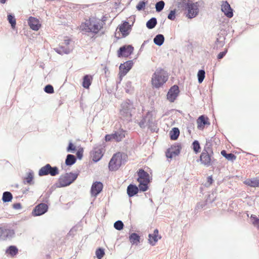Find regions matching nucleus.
<instances>
[{
  "mask_svg": "<svg viewBox=\"0 0 259 259\" xmlns=\"http://www.w3.org/2000/svg\"><path fill=\"white\" fill-rule=\"evenodd\" d=\"M140 237L136 233H132L129 236L130 242L133 244L137 245L140 243Z\"/></svg>",
  "mask_w": 259,
  "mask_h": 259,
  "instance_id": "nucleus-27",
  "label": "nucleus"
},
{
  "mask_svg": "<svg viewBox=\"0 0 259 259\" xmlns=\"http://www.w3.org/2000/svg\"><path fill=\"white\" fill-rule=\"evenodd\" d=\"M103 153L104 149L101 145L95 147L91 152L93 160L95 162L98 161L103 156Z\"/></svg>",
  "mask_w": 259,
  "mask_h": 259,
  "instance_id": "nucleus-14",
  "label": "nucleus"
},
{
  "mask_svg": "<svg viewBox=\"0 0 259 259\" xmlns=\"http://www.w3.org/2000/svg\"><path fill=\"white\" fill-rule=\"evenodd\" d=\"M28 24L30 27L33 30H38L41 24L38 19L36 18L30 17L28 19Z\"/></svg>",
  "mask_w": 259,
  "mask_h": 259,
  "instance_id": "nucleus-22",
  "label": "nucleus"
},
{
  "mask_svg": "<svg viewBox=\"0 0 259 259\" xmlns=\"http://www.w3.org/2000/svg\"><path fill=\"white\" fill-rule=\"evenodd\" d=\"M33 179V172H29L27 174V176L24 179V184H31L32 183V181Z\"/></svg>",
  "mask_w": 259,
  "mask_h": 259,
  "instance_id": "nucleus-36",
  "label": "nucleus"
},
{
  "mask_svg": "<svg viewBox=\"0 0 259 259\" xmlns=\"http://www.w3.org/2000/svg\"><path fill=\"white\" fill-rule=\"evenodd\" d=\"M157 24V20L155 18H152L146 23V26L149 29H152L155 27Z\"/></svg>",
  "mask_w": 259,
  "mask_h": 259,
  "instance_id": "nucleus-34",
  "label": "nucleus"
},
{
  "mask_svg": "<svg viewBox=\"0 0 259 259\" xmlns=\"http://www.w3.org/2000/svg\"><path fill=\"white\" fill-rule=\"evenodd\" d=\"M164 2L162 1L157 2L156 4L155 8L157 12L161 11L164 8Z\"/></svg>",
  "mask_w": 259,
  "mask_h": 259,
  "instance_id": "nucleus-42",
  "label": "nucleus"
},
{
  "mask_svg": "<svg viewBox=\"0 0 259 259\" xmlns=\"http://www.w3.org/2000/svg\"><path fill=\"white\" fill-rule=\"evenodd\" d=\"M193 149L195 153H198L200 152V147L199 142L197 141L193 142Z\"/></svg>",
  "mask_w": 259,
  "mask_h": 259,
  "instance_id": "nucleus-41",
  "label": "nucleus"
},
{
  "mask_svg": "<svg viewBox=\"0 0 259 259\" xmlns=\"http://www.w3.org/2000/svg\"><path fill=\"white\" fill-rule=\"evenodd\" d=\"M134 65L132 60H129L123 64H121L119 66V72L118 73L119 77L120 80H122L123 76H124L127 72L131 69Z\"/></svg>",
  "mask_w": 259,
  "mask_h": 259,
  "instance_id": "nucleus-11",
  "label": "nucleus"
},
{
  "mask_svg": "<svg viewBox=\"0 0 259 259\" xmlns=\"http://www.w3.org/2000/svg\"><path fill=\"white\" fill-rule=\"evenodd\" d=\"M148 237L149 243L152 246L155 245L158 240L161 238V236L158 235L157 229H155L153 234H149Z\"/></svg>",
  "mask_w": 259,
  "mask_h": 259,
  "instance_id": "nucleus-23",
  "label": "nucleus"
},
{
  "mask_svg": "<svg viewBox=\"0 0 259 259\" xmlns=\"http://www.w3.org/2000/svg\"><path fill=\"white\" fill-rule=\"evenodd\" d=\"M7 0H0V3L3 4H5Z\"/></svg>",
  "mask_w": 259,
  "mask_h": 259,
  "instance_id": "nucleus-53",
  "label": "nucleus"
},
{
  "mask_svg": "<svg viewBox=\"0 0 259 259\" xmlns=\"http://www.w3.org/2000/svg\"><path fill=\"white\" fill-rule=\"evenodd\" d=\"M181 149V147L178 144L171 146V147L167 150L166 152V157L168 158H172V157L178 155L180 152Z\"/></svg>",
  "mask_w": 259,
  "mask_h": 259,
  "instance_id": "nucleus-15",
  "label": "nucleus"
},
{
  "mask_svg": "<svg viewBox=\"0 0 259 259\" xmlns=\"http://www.w3.org/2000/svg\"><path fill=\"white\" fill-rule=\"evenodd\" d=\"M164 40V37L162 34H158L154 38V42L159 46L163 44Z\"/></svg>",
  "mask_w": 259,
  "mask_h": 259,
  "instance_id": "nucleus-32",
  "label": "nucleus"
},
{
  "mask_svg": "<svg viewBox=\"0 0 259 259\" xmlns=\"http://www.w3.org/2000/svg\"><path fill=\"white\" fill-rule=\"evenodd\" d=\"M197 128L200 130H203L205 126H208L210 123L209 118L204 115L200 116L196 121Z\"/></svg>",
  "mask_w": 259,
  "mask_h": 259,
  "instance_id": "nucleus-16",
  "label": "nucleus"
},
{
  "mask_svg": "<svg viewBox=\"0 0 259 259\" xmlns=\"http://www.w3.org/2000/svg\"><path fill=\"white\" fill-rule=\"evenodd\" d=\"M76 161L75 157L71 154H68L65 160V163L67 165H71Z\"/></svg>",
  "mask_w": 259,
  "mask_h": 259,
  "instance_id": "nucleus-33",
  "label": "nucleus"
},
{
  "mask_svg": "<svg viewBox=\"0 0 259 259\" xmlns=\"http://www.w3.org/2000/svg\"><path fill=\"white\" fill-rule=\"evenodd\" d=\"M96 255L98 259H101L105 255L104 251L102 248H98L96 251Z\"/></svg>",
  "mask_w": 259,
  "mask_h": 259,
  "instance_id": "nucleus-40",
  "label": "nucleus"
},
{
  "mask_svg": "<svg viewBox=\"0 0 259 259\" xmlns=\"http://www.w3.org/2000/svg\"><path fill=\"white\" fill-rule=\"evenodd\" d=\"M70 41V39L68 36L64 37L63 39L61 40L59 47L55 49L56 52L60 54H68L69 52L68 46L69 45Z\"/></svg>",
  "mask_w": 259,
  "mask_h": 259,
  "instance_id": "nucleus-10",
  "label": "nucleus"
},
{
  "mask_svg": "<svg viewBox=\"0 0 259 259\" xmlns=\"http://www.w3.org/2000/svg\"><path fill=\"white\" fill-rule=\"evenodd\" d=\"M167 18L168 19L171 20H174L175 18H176V16H175V11H171L169 13V14H168V16H167Z\"/></svg>",
  "mask_w": 259,
  "mask_h": 259,
  "instance_id": "nucleus-46",
  "label": "nucleus"
},
{
  "mask_svg": "<svg viewBox=\"0 0 259 259\" xmlns=\"http://www.w3.org/2000/svg\"><path fill=\"white\" fill-rule=\"evenodd\" d=\"M170 139L172 140H177L180 135V131L178 128L174 127L169 132Z\"/></svg>",
  "mask_w": 259,
  "mask_h": 259,
  "instance_id": "nucleus-30",
  "label": "nucleus"
},
{
  "mask_svg": "<svg viewBox=\"0 0 259 259\" xmlns=\"http://www.w3.org/2000/svg\"><path fill=\"white\" fill-rule=\"evenodd\" d=\"M180 93L179 87L177 85L172 86L167 94V99L170 102H174Z\"/></svg>",
  "mask_w": 259,
  "mask_h": 259,
  "instance_id": "nucleus-13",
  "label": "nucleus"
},
{
  "mask_svg": "<svg viewBox=\"0 0 259 259\" xmlns=\"http://www.w3.org/2000/svg\"><path fill=\"white\" fill-rule=\"evenodd\" d=\"M113 134V139L117 142L121 141L125 137L126 131L121 129L118 131L115 132Z\"/></svg>",
  "mask_w": 259,
  "mask_h": 259,
  "instance_id": "nucleus-24",
  "label": "nucleus"
},
{
  "mask_svg": "<svg viewBox=\"0 0 259 259\" xmlns=\"http://www.w3.org/2000/svg\"><path fill=\"white\" fill-rule=\"evenodd\" d=\"M198 82L201 83L205 77V71L203 70H200L197 73Z\"/></svg>",
  "mask_w": 259,
  "mask_h": 259,
  "instance_id": "nucleus-39",
  "label": "nucleus"
},
{
  "mask_svg": "<svg viewBox=\"0 0 259 259\" xmlns=\"http://www.w3.org/2000/svg\"><path fill=\"white\" fill-rule=\"evenodd\" d=\"M13 198L12 194L10 192H5L3 195V201L5 202H10Z\"/></svg>",
  "mask_w": 259,
  "mask_h": 259,
  "instance_id": "nucleus-35",
  "label": "nucleus"
},
{
  "mask_svg": "<svg viewBox=\"0 0 259 259\" xmlns=\"http://www.w3.org/2000/svg\"><path fill=\"white\" fill-rule=\"evenodd\" d=\"M117 29H119V32L122 34V36L125 37L129 34L131 29V26L128 22L125 21L119 25Z\"/></svg>",
  "mask_w": 259,
  "mask_h": 259,
  "instance_id": "nucleus-21",
  "label": "nucleus"
},
{
  "mask_svg": "<svg viewBox=\"0 0 259 259\" xmlns=\"http://www.w3.org/2000/svg\"><path fill=\"white\" fill-rule=\"evenodd\" d=\"M134 110L135 108L132 104L127 102L123 103L119 111L120 117L125 120H131Z\"/></svg>",
  "mask_w": 259,
  "mask_h": 259,
  "instance_id": "nucleus-7",
  "label": "nucleus"
},
{
  "mask_svg": "<svg viewBox=\"0 0 259 259\" xmlns=\"http://www.w3.org/2000/svg\"><path fill=\"white\" fill-rule=\"evenodd\" d=\"M244 183L250 187H259L257 178H253L252 179H247L244 182Z\"/></svg>",
  "mask_w": 259,
  "mask_h": 259,
  "instance_id": "nucleus-28",
  "label": "nucleus"
},
{
  "mask_svg": "<svg viewBox=\"0 0 259 259\" xmlns=\"http://www.w3.org/2000/svg\"><path fill=\"white\" fill-rule=\"evenodd\" d=\"M83 151V149H79L76 153L77 157L80 159H81V158L82 157Z\"/></svg>",
  "mask_w": 259,
  "mask_h": 259,
  "instance_id": "nucleus-50",
  "label": "nucleus"
},
{
  "mask_svg": "<svg viewBox=\"0 0 259 259\" xmlns=\"http://www.w3.org/2000/svg\"><path fill=\"white\" fill-rule=\"evenodd\" d=\"M122 154L120 152H117L114 154L109 163V169L110 170L114 171L117 170L122 163Z\"/></svg>",
  "mask_w": 259,
  "mask_h": 259,
  "instance_id": "nucleus-9",
  "label": "nucleus"
},
{
  "mask_svg": "<svg viewBox=\"0 0 259 259\" xmlns=\"http://www.w3.org/2000/svg\"><path fill=\"white\" fill-rule=\"evenodd\" d=\"M221 154L225 157L227 160L233 161L236 159V156L234 154H227L225 150H222L221 152Z\"/></svg>",
  "mask_w": 259,
  "mask_h": 259,
  "instance_id": "nucleus-31",
  "label": "nucleus"
},
{
  "mask_svg": "<svg viewBox=\"0 0 259 259\" xmlns=\"http://www.w3.org/2000/svg\"><path fill=\"white\" fill-rule=\"evenodd\" d=\"M103 184L100 182L93 183L91 189V194L92 196L96 197L102 190Z\"/></svg>",
  "mask_w": 259,
  "mask_h": 259,
  "instance_id": "nucleus-19",
  "label": "nucleus"
},
{
  "mask_svg": "<svg viewBox=\"0 0 259 259\" xmlns=\"http://www.w3.org/2000/svg\"><path fill=\"white\" fill-rule=\"evenodd\" d=\"M59 174V170L57 167H52L50 164H47L45 166L41 167L38 171V175L40 177L51 175V176H55Z\"/></svg>",
  "mask_w": 259,
  "mask_h": 259,
  "instance_id": "nucleus-8",
  "label": "nucleus"
},
{
  "mask_svg": "<svg viewBox=\"0 0 259 259\" xmlns=\"http://www.w3.org/2000/svg\"><path fill=\"white\" fill-rule=\"evenodd\" d=\"M207 182L209 184H211L213 182V180L211 176H209L207 178Z\"/></svg>",
  "mask_w": 259,
  "mask_h": 259,
  "instance_id": "nucleus-52",
  "label": "nucleus"
},
{
  "mask_svg": "<svg viewBox=\"0 0 259 259\" xmlns=\"http://www.w3.org/2000/svg\"><path fill=\"white\" fill-rule=\"evenodd\" d=\"M146 3L144 1L140 2L136 6L137 9L139 10H142L145 9Z\"/></svg>",
  "mask_w": 259,
  "mask_h": 259,
  "instance_id": "nucleus-44",
  "label": "nucleus"
},
{
  "mask_svg": "<svg viewBox=\"0 0 259 259\" xmlns=\"http://www.w3.org/2000/svg\"><path fill=\"white\" fill-rule=\"evenodd\" d=\"M168 74L163 69L156 70L151 78V85L153 88L159 89L167 81Z\"/></svg>",
  "mask_w": 259,
  "mask_h": 259,
  "instance_id": "nucleus-3",
  "label": "nucleus"
},
{
  "mask_svg": "<svg viewBox=\"0 0 259 259\" xmlns=\"http://www.w3.org/2000/svg\"><path fill=\"white\" fill-rule=\"evenodd\" d=\"M77 178V175L72 172L66 173L61 175L56 184L57 187H64L70 185Z\"/></svg>",
  "mask_w": 259,
  "mask_h": 259,
  "instance_id": "nucleus-6",
  "label": "nucleus"
},
{
  "mask_svg": "<svg viewBox=\"0 0 259 259\" xmlns=\"http://www.w3.org/2000/svg\"><path fill=\"white\" fill-rule=\"evenodd\" d=\"M250 220L252 224L259 229V219H258L255 215L251 214Z\"/></svg>",
  "mask_w": 259,
  "mask_h": 259,
  "instance_id": "nucleus-37",
  "label": "nucleus"
},
{
  "mask_svg": "<svg viewBox=\"0 0 259 259\" xmlns=\"http://www.w3.org/2000/svg\"><path fill=\"white\" fill-rule=\"evenodd\" d=\"M139 188L136 185L130 184L127 188V193L130 197H133L138 193Z\"/></svg>",
  "mask_w": 259,
  "mask_h": 259,
  "instance_id": "nucleus-26",
  "label": "nucleus"
},
{
  "mask_svg": "<svg viewBox=\"0 0 259 259\" xmlns=\"http://www.w3.org/2000/svg\"><path fill=\"white\" fill-rule=\"evenodd\" d=\"M138 178V182L139 183V188L142 191H146L148 187V185L150 183L149 175L143 169H140L137 172Z\"/></svg>",
  "mask_w": 259,
  "mask_h": 259,
  "instance_id": "nucleus-4",
  "label": "nucleus"
},
{
  "mask_svg": "<svg viewBox=\"0 0 259 259\" xmlns=\"http://www.w3.org/2000/svg\"><path fill=\"white\" fill-rule=\"evenodd\" d=\"M134 47L131 45H124L117 51V56L119 58H127L133 52Z\"/></svg>",
  "mask_w": 259,
  "mask_h": 259,
  "instance_id": "nucleus-12",
  "label": "nucleus"
},
{
  "mask_svg": "<svg viewBox=\"0 0 259 259\" xmlns=\"http://www.w3.org/2000/svg\"><path fill=\"white\" fill-rule=\"evenodd\" d=\"M6 252L12 257H14L18 253V250L16 246L12 245L9 247L6 250Z\"/></svg>",
  "mask_w": 259,
  "mask_h": 259,
  "instance_id": "nucleus-29",
  "label": "nucleus"
},
{
  "mask_svg": "<svg viewBox=\"0 0 259 259\" xmlns=\"http://www.w3.org/2000/svg\"><path fill=\"white\" fill-rule=\"evenodd\" d=\"M93 77L91 75H85L83 77L82 87L85 89H89L93 81Z\"/></svg>",
  "mask_w": 259,
  "mask_h": 259,
  "instance_id": "nucleus-25",
  "label": "nucleus"
},
{
  "mask_svg": "<svg viewBox=\"0 0 259 259\" xmlns=\"http://www.w3.org/2000/svg\"><path fill=\"white\" fill-rule=\"evenodd\" d=\"M105 24V23L102 19L96 17H91L81 23L79 29L81 31L96 35L103 29Z\"/></svg>",
  "mask_w": 259,
  "mask_h": 259,
  "instance_id": "nucleus-1",
  "label": "nucleus"
},
{
  "mask_svg": "<svg viewBox=\"0 0 259 259\" xmlns=\"http://www.w3.org/2000/svg\"><path fill=\"white\" fill-rule=\"evenodd\" d=\"M114 227L116 230H121L123 228V224L121 221H117L114 223Z\"/></svg>",
  "mask_w": 259,
  "mask_h": 259,
  "instance_id": "nucleus-43",
  "label": "nucleus"
},
{
  "mask_svg": "<svg viewBox=\"0 0 259 259\" xmlns=\"http://www.w3.org/2000/svg\"><path fill=\"white\" fill-rule=\"evenodd\" d=\"M67 150L68 152L71 151H75V146L72 143H69Z\"/></svg>",
  "mask_w": 259,
  "mask_h": 259,
  "instance_id": "nucleus-49",
  "label": "nucleus"
},
{
  "mask_svg": "<svg viewBox=\"0 0 259 259\" xmlns=\"http://www.w3.org/2000/svg\"><path fill=\"white\" fill-rule=\"evenodd\" d=\"M13 207L17 209H20L21 208V205L20 203L14 204Z\"/></svg>",
  "mask_w": 259,
  "mask_h": 259,
  "instance_id": "nucleus-51",
  "label": "nucleus"
},
{
  "mask_svg": "<svg viewBox=\"0 0 259 259\" xmlns=\"http://www.w3.org/2000/svg\"><path fill=\"white\" fill-rule=\"evenodd\" d=\"M227 52V50L226 49L224 51L220 52L218 55V59L220 60L222 59L226 54Z\"/></svg>",
  "mask_w": 259,
  "mask_h": 259,
  "instance_id": "nucleus-47",
  "label": "nucleus"
},
{
  "mask_svg": "<svg viewBox=\"0 0 259 259\" xmlns=\"http://www.w3.org/2000/svg\"><path fill=\"white\" fill-rule=\"evenodd\" d=\"M45 91L48 94H52L54 93V90L53 86L49 84L45 87Z\"/></svg>",
  "mask_w": 259,
  "mask_h": 259,
  "instance_id": "nucleus-45",
  "label": "nucleus"
},
{
  "mask_svg": "<svg viewBox=\"0 0 259 259\" xmlns=\"http://www.w3.org/2000/svg\"><path fill=\"white\" fill-rule=\"evenodd\" d=\"M8 20L11 24L12 28L14 29L16 26V22L15 17L11 14L8 15Z\"/></svg>",
  "mask_w": 259,
  "mask_h": 259,
  "instance_id": "nucleus-38",
  "label": "nucleus"
},
{
  "mask_svg": "<svg viewBox=\"0 0 259 259\" xmlns=\"http://www.w3.org/2000/svg\"><path fill=\"white\" fill-rule=\"evenodd\" d=\"M48 206L45 203H40L36 205L33 210L32 214L34 216H38L44 214L47 211Z\"/></svg>",
  "mask_w": 259,
  "mask_h": 259,
  "instance_id": "nucleus-18",
  "label": "nucleus"
},
{
  "mask_svg": "<svg viewBox=\"0 0 259 259\" xmlns=\"http://www.w3.org/2000/svg\"><path fill=\"white\" fill-rule=\"evenodd\" d=\"M105 140L106 142H109L111 141L112 140H114L113 134L106 135L105 137Z\"/></svg>",
  "mask_w": 259,
  "mask_h": 259,
  "instance_id": "nucleus-48",
  "label": "nucleus"
},
{
  "mask_svg": "<svg viewBox=\"0 0 259 259\" xmlns=\"http://www.w3.org/2000/svg\"><path fill=\"white\" fill-rule=\"evenodd\" d=\"M15 234L14 230L8 228L6 226L0 227V238L6 239L12 237Z\"/></svg>",
  "mask_w": 259,
  "mask_h": 259,
  "instance_id": "nucleus-17",
  "label": "nucleus"
},
{
  "mask_svg": "<svg viewBox=\"0 0 259 259\" xmlns=\"http://www.w3.org/2000/svg\"><path fill=\"white\" fill-rule=\"evenodd\" d=\"M213 152L211 148L204 147L200 156V160L201 164L209 166L212 164L214 159L212 157Z\"/></svg>",
  "mask_w": 259,
  "mask_h": 259,
  "instance_id": "nucleus-5",
  "label": "nucleus"
},
{
  "mask_svg": "<svg viewBox=\"0 0 259 259\" xmlns=\"http://www.w3.org/2000/svg\"><path fill=\"white\" fill-rule=\"evenodd\" d=\"M221 10L228 18H232L233 16V10L230 4L227 1H223L221 5Z\"/></svg>",
  "mask_w": 259,
  "mask_h": 259,
  "instance_id": "nucleus-20",
  "label": "nucleus"
},
{
  "mask_svg": "<svg viewBox=\"0 0 259 259\" xmlns=\"http://www.w3.org/2000/svg\"><path fill=\"white\" fill-rule=\"evenodd\" d=\"M178 6L187 11L186 16L189 19L195 17L198 14L197 3H193L190 0H179Z\"/></svg>",
  "mask_w": 259,
  "mask_h": 259,
  "instance_id": "nucleus-2",
  "label": "nucleus"
}]
</instances>
